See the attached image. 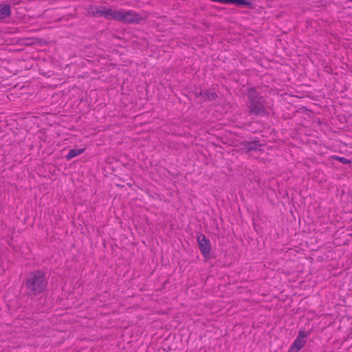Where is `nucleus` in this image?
Here are the masks:
<instances>
[{"instance_id":"obj_1","label":"nucleus","mask_w":352,"mask_h":352,"mask_svg":"<svg viewBox=\"0 0 352 352\" xmlns=\"http://www.w3.org/2000/svg\"><path fill=\"white\" fill-rule=\"evenodd\" d=\"M47 280L45 273L41 270L31 272L27 274L25 286L28 296H36L46 288Z\"/></svg>"},{"instance_id":"obj_2","label":"nucleus","mask_w":352,"mask_h":352,"mask_svg":"<svg viewBox=\"0 0 352 352\" xmlns=\"http://www.w3.org/2000/svg\"><path fill=\"white\" fill-rule=\"evenodd\" d=\"M248 96V108L250 115L265 116V102L261 94L256 91L254 88H250L247 93Z\"/></svg>"},{"instance_id":"obj_3","label":"nucleus","mask_w":352,"mask_h":352,"mask_svg":"<svg viewBox=\"0 0 352 352\" xmlns=\"http://www.w3.org/2000/svg\"><path fill=\"white\" fill-rule=\"evenodd\" d=\"M145 19L142 14L135 10H122L121 22L127 24H138Z\"/></svg>"},{"instance_id":"obj_4","label":"nucleus","mask_w":352,"mask_h":352,"mask_svg":"<svg viewBox=\"0 0 352 352\" xmlns=\"http://www.w3.org/2000/svg\"><path fill=\"white\" fill-rule=\"evenodd\" d=\"M197 241L199 250L204 258L210 257L211 252V244L210 240L204 234H201L197 237Z\"/></svg>"},{"instance_id":"obj_5","label":"nucleus","mask_w":352,"mask_h":352,"mask_svg":"<svg viewBox=\"0 0 352 352\" xmlns=\"http://www.w3.org/2000/svg\"><path fill=\"white\" fill-rule=\"evenodd\" d=\"M307 336V333L305 331L300 330L297 338L295 339L291 346V349H296L297 351L301 349L306 343L305 338Z\"/></svg>"},{"instance_id":"obj_6","label":"nucleus","mask_w":352,"mask_h":352,"mask_svg":"<svg viewBox=\"0 0 352 352\" xmlns=\"http://www.w3.org/2000/svg\"><path fill=\"white\" fill-rule=\"evenodd\" d=\"M122 10H116L111 8L106 10L104 19L107 20H116L121 22Z\"/></svg>"},{"instance_id":"obj_7","label":"nucleus","mask_w":352,"mask_h":352,"mask_svg":"<svg viewBox=\"0 0 352 352\" xmlns=\"http://www.w3.org/2000/svg\"><path fill=\"white\" fill-rule=\"evenodd\" d=\"M11 8L10 4L0 3V19H4L10 16Z\"/></svg>"},{"instance_id":"obj_8","label":"nucleus","mask_w":352,"mask_h":352,"mask_svg":"<svg viewBox=\"0 0 352 352\" xmlns=\"http://www.w3.org/2000/svg\"><path fill=\"white\" fill-rule=\"evenodd\" d=\"M91 14L94 17L103 16L104 18L107 8L104 6H95L91 8Z\"/></svg>"},{"instance_id":"obj_9","label":"nucleus","mask_w":352,"mask_h":352,"mask_svg":"<svg viewBox=\"0 0 352 352\" xmlns=\"http://www.w3.org/2000/svg\"><path fill=\"white\" fill-rule=\"evenodd\" d=\"M85 151V148H73V149H71L69 150V151L68 152L67 155H66V159L67 160H72V158L82 154L84 153V151Z\"/></svg>"},{"instance_id":"obj_10","label":"nucleus","mask_w":352,"mask_h":352,"mask_svg":"<svg viewBox=\"0 0 352 352\" xmlns=\"http://www.w3.org/2000/svg\"><path fill=\"white\" fill-rule=\"evenodd\" d=\"M200 96L204 100H214L217 97L216 92L212 91H206L204 92H200Z\"/></svg>"},{"instance_id":"obj_11","label":"nucleus","mask_w":352,"mask_h":352,"mask_svg":"<svg viewBox=\"0 0 352 352\" xmlns=\"http://www.w3.org/2000/svg\"><path fill=\"white\" fill-rule=\"evenodd\" d=\"M230 4L248 6L250 3L247 0H230Z\"/></svg>"},{"instance_id":"obj_12","label":"nucleus","mask_w":352,"mask_h":352,"mask_svg":"<svg viewBox=\"0 0 352 352\" xmlns=\"http://www.w3.org/2000/svg\"><path fill=\"white\" fill-rule=\"evenodd\" d=\"M336 159L344 164H350V162H351L350 160H349L348 159H346L345 157H337Z\"/></svg>"},{"instance_id":"obj_13","label":"nucleus","mask_w":352,"mask_h":352,"mask_svg":"<svg viewBox=\"0 0 352 352\" xmlns=\"http://www.w3.org/2000/svg\"><path fill=\"white\" fill-rule=\"evenodd\" d=\"M214 2H219L224 4H230V0H212Z\"/></svg>"}]
</instances>
